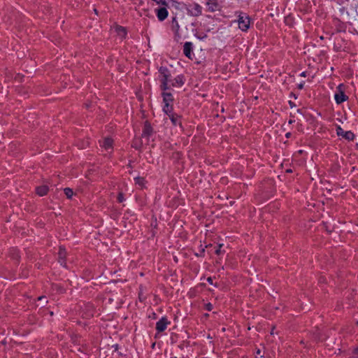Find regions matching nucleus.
Instances as JSON below:
<instances>
[{"mask_svg": "<svg viewBox=\"0 0 358 358\" xmlns=\"http://www.w3.org/2000/svg\"><path fill=\"white\" fill-rule=\"evenodd\" d=\"M160 74V89L162 91H166L171 86L175 87H182L185 84V78L183 75H178L174 78H171L170 71L165 66H161L159 69Z\"/></svg>", "mask_w": 358, "mask_h": 358, "instance_id": "1", "label": "nucleus"}, {"mask_svg": "<svg viewBox=\"0 0 358 358\" xmlns=\"http://www.w3.org/2000/svg\"><path fill=\"white\" fill-rule=\"evenodd\" d=\"M346 88V85L343 83H341L337 86L334 94V99L337 104H341L348 100L349 97L345 94Z\"/></svg>", "mask_w": 358, "mask_h": 358, "instance_id": "2", "label": "nucleus"}, {"mask_svg": "<svg viewBox=\"0 0 358 358\" xmlns=\"http://www.w3.org/2000/svg\"><path fill=\"white\" fill-rule=\"evenodd\" d=\"M238 24L239 29L243 31H247L250 26V17L243 12H239L238 15Z\"/></svg>", "mask_w": 358, "mask_h": 358, "instance_id": "3", "label": "nucleus"}, {"mask_svg": "<svg viewBox=\"0 0 358 358\" xmlns=\"http://www.w3.org/2000/svg\"><path fill=\"white\" fill-rule=\"evenodd\" d=\"M187 13L194 17H198L201 15L202 7L197 3H189L187 6Z\"/></svg>", "mask_w": 358, "mask_h": 358, "instance_id": "4", "label": "nucleus"}, {"mask_svg": "<svg viewBox=\"0 0 358 358\" xmlns=\"http://www.w3.org/2000/svg\"><path fill=\"white\" fill-rule=\"evenodd\" d=\"M336 134L338 136H341L348 141H353L355 136L351 131H344L340 125L336 126Z\"/></svg>", "mask_w": 358, "mask_h": 358, "instance_id": "5", "label": "nucleus"}, {"mask_svg": "<svg viewBox=\"0 0 358 358\" xmlns=\"http://www.w3.org/2000/svg\"><path fill=\"white\" fill-rule=\"evenodd\" d=\"M206 6L207 11L210 13L220 11L222 8L218 0H206Z\"/></svg>", "mask_w": 358, "mask_h": 358, "instance_id": "6", "label": "nucleus"}, {"mask_svg": "<svg viewBox=\"0 0 358 358\" xmlns=\"http://www.w3.org/2000/svg\"><path fill=\"white\" fill-rule=\"evenodd\" d=\"M170 324V322L168 320L166 317H162L157 323H156V330L158 332L164 331L166 328L168 324Z\"/></svg>", "mask_w": 358, "mask_h": 358, "instance_id": "7", "label": "nucleus"}, {"mask_svg": "<svg viewBox=\"0 0 358 358\" xmlns=\"http://www.w3.org/2000/svg\"><path fill=\"white\" fill-rule=\"evenodd\" d=\"M153 134V129L148 121L144 122L142 137L149 138Z\"/></svg>", "mask_w": 358, "mask_h": 358, "instance_id": "8", "label": "nucleus"}, {"mask_svg": "<svg viewBox=\"0 0 358 358\" xmlns=\"http://www.w3.org/2000/svg\"><path fill=\"white\" fill-rule=\"evenodd\" d=\"M193 44L192 42H185L183 45V53L189 59H192Z\"/></svg>", "mask_w": 358, "mask_h": 358, "instance_id": "9", "label": "nucleus"}, {"mask_svg": "<svg viewBox=\"0 0 358 358\" xmlns=\"http://www.w3.org/2000/svg\"><path fill=\"white\" fill-rule=\"evenodd\" d=\"M158 20L159 21H164L168 17V10L166 8L162 7L155 10Z\"/></svg>", "mask_w": 358, "mask_h": 358, "instance_id": "10", "label": "nucleus"}, {"mask_svg": "<svg viewBox=\"0 0 358 358\" xmlns=\"http://www.w3.org/2000/svg\"><path fill=\"white\" fill-rule=\"evenodd\" d=\"M99 143L107 151L113 150V140L110 138H105L102 142L99 141Z\"/></svg>", "mask_w": 358, "mask_h": 358, "instance_id": "11", "label": "nucleus"}, {"mask_svg": "<svg viewBox=\"0 0 358 358\" xmlns=\"http://www.w3.org/2000/svg\"><path fill=\"white\" fill-rule=\"evenodd\" d=\"M58 256H59V262L60 263L61 265L64 266L66 264L65 259H66V251L64 247H62V246L59 247Z\"/></svg>", "mask_w": 358, "mask_h": 358, "instance_id": "12", "label": "nucleus"}, {"mask_svg": "<svg viewBox=\"0 0 358 358\" xmlns=\"http://www.w3.org/2000/svg\"><path fill=\"white\" fill-rule=\"evenodd\" d=\"M164 103H173V96L171 93L163 91L162 93Z\"/></svg>", "mask_w": 358, "mask_h": 358, "instance_id": "13", "label": "nucleus"}, {"mask_svg": "<svg viewBox=\"0 0 358 358\" xmlns=\"http://www.w3.org/2000/svg\"><path fill=\"white\" fill-rule=\"evenodd\" d=\"M169 117L171 120V121L173 125L176 126L178 124V125L181 126V124H182L181 122H180L181 117L180 115H178V114L174 113L169 114Z\"/></svg>", "mask_w": 358, "mask_h": 358, "instance_id": "14", "label": "nucleus"}, {"mask_svg": "<svg viewBox=\"0 0 358 358\" xmlns=\"http://www.w3.org/2000/svg\"><path fill=\"white\" fill-rule=\"evenodd\" d=\"M48 190L49 188L47 185H41L36 188V192L40 196L46 195L48 192Z\"/></svg>", "mask_w": 358, "mask_h": 358, "instance_id": "15", "label": "nucleus"}, {"mask_svg": "<svg viewBox=\"0 0 358 358\" xmlns=\"http://www.w3.org/2000/svg\"><path fill=\"white\" fill-rule=\"evenodd\" d=\"M163 111L169 116V114L174 113L173 112V103H164Z\"/></svg>", "mask_w": 358, "mask_h": 358, "instance_id": "16", "label": "nucleus"}, {"mask_svg": "<svg viewBox=\"0 0 358 358\" xmlns=\"http://www.w3.org/2000/svg\"><path fill=\"white\" fill-rule=\"evenodd\" d=\"M116 31L117 32V34L122 38H125L127 34L126 29L122 26L117 27Z\"/></svg>", "mask_w": 358, "mask_h": 358, "instance_id": "17", "label": "nucleus"}, {"mask_svg": "<svg viewBox=\"0 0 358 358\" xmlns=\"http://www.w3.org/2000/svg\"><path fill=\"white\" fill-rule=\"evenodd\" d=\"M135 184L140 186L141 188H143L145 187V180L143 177H136L134 178Z\"/></svg>", "mask_w": 358, "mask_h": 358, "instance_id": "18", "label": "nucleus"}, {"mask_svg": "<svg viewBox=\"0 0 358 358\" xmlns=\"http://www.w3.org/2000/svg\"><path fill=\"white\" fill-rule=\"evenodd\" d=\"M9 254L13 259L18 260L20 255H19V251L17 249H15V248L10 249Z\"/></svg>", "mask_w": 358, "mask_h": 358, "instance_id": "19", "label": "nucleus"}, {"mask_svg": "<svg viewBox=\"0 0 358 358\" xmlns=\"http://www.w3.org/2000/svg\"><path fill=\"white\" fill-rule=\"evenodd\" d=\"M64 194L68 199H71L73 194V192L71 188L66 187L64 189Z\"/></svg>", "mask_w": 358, "mask_h": 358, "instance_id": "20", "label": "nucleus"}, {"mask_svg": "<svg viewBox=\"0 0 358 358\" xmlns=\"http://www.w3.org/2000/svg\"><path fill=\"white\" fill-rule=\"evenodd\" d=\"M117 199L119 203L123 202L124 201V194L122 192H119Z\"/></svg>", "mask_w": 358, "mask_h": 358, "instance_id": "21", "label": "nucleus"}, {"mask_svg": "<svg viewBox=\"0 0 358 358\" xmlns=\"http://www.w3.org/2000/svg\"><path fill=\"white\" fill-rule=\"evenodd\" d=\"M350 358H358V347L353 350Z\"/></svg>", "mask_w": 358, "mask_h": 358, "instance_id": "22", "label": "nucleus"}, {"mask_svg": "<svg viewBox=\"0 0 358 358\" xmlns=\"http://www.w3.org/2000/svg\"><path fill=\"white\" fill-rule=\"evenodd\" d=\"M153 1L156 2L157 4H162L164 6H166L167 3L166 0H152Z\"/></svg>", "mask_w": 358, "mask_h": 358, "instance_id": "23", "label": "nucleus"}, {"mask_svg": "<svg viewBox=\"0 0 358 358\" xmlns=\"http://www.w3.org/2000/svg\"><path fill=\"white\" fill-rule=\"evenodd\" d=\"M205 309L208 311H211L213 310V305L210 303H208L205 305Z\"/></svg>", "mask_w": 358, "mask_h": 358, "instance_id": "24", "label": "nucleus"}, {"mask_svg": "<svg viewBox=\"0 0 358 358\" xmlns=\"http://www.w3.org/2000/svg\"><path fill=\"white\" fill-rule=\"evenodd\" d=\"M222 247V245H219L218 248L215 250V254L220 255L222 253L221 248Z\"/></svg>", "mask_w": 358, "mask_h": 358, "instance_id": "25", "label": "nucleus"}, {"mask_svg": "<svg viewBox=\"0 0 358 358\" xmlns=\"http://www.w3.org/2000/svg\"><path fill=\"white\" fill-rule=\"evenodd\" d=\"M255 354H256V355H255L256 358L257 357L258 355L260 356L261 357H263V355H262V352H261L260 349H257L255 351Z\"/></svg>", "mask_w": 358, "mask_h": 358, "instance_id": "26", "label": "nucleus"}, {"mask_svg": "<svg viewBox=\"0 0 358 358\" xmlns=\"http://www.w3.org/2000/svg\"><path fill=\"white\" fill-rule=\"evenodd\" d=\"M289 105L292 108L296 106L295 103L292 101H289Z\"/></svg>", "mask_w": 358, "mask_h": 358, "instance_id": "27", "label": "nucleus"}, {"mask_svg": "<svg viewBox=\"0 0 358 358\" xmlns=\"http://www.w3.org/2000/svg\"><path fill=\"white\" fill-rule=\"evenodd\" d=\"M207 281H208L210 284L213 285V278H212L211 277H208V278H207Z\"/></svg>", "mask_w": 358, "mask_h": 358, "instance_id": "28", "label": "nucleus"}, {"mask_svg": "<svg viewBox=\"0 0 358 358\" xmlns=\"http://www.w3.org/2000/svg\"><path fill=\"white\" fill-rule=\"evenodd\" d=\"M43 299H44V300H45V299H46V297H45V296H39V297L38 298V301H43Z\"/></svg>", "mask_w": 358, "mask_h": 358, "instance_id": "29", "label": "nucleus"}, {"mask_svg": "<svg viewBox=\"0 0 358 358\" xmlns=\"http://www.w3.org/2000/svg\"><path fill=\"white\" fill-rule=\"evenodd\" d=\"M291 136H292V133H291V132H287V133H286V134H285V137H286L287 138H290V137H291Z\"/></svg>", "mask_w": 358, "mask_h": 358, "instance_id": "30", "label": "nucleus"}, {"mask_svg": "<svg viewBox=\"0 0 358 358\" xmlns=\"http://www.w3.org/2000/svg\"><path fill=\"white\" fill-rule=\"evenodd\" d=\"M300 76H301V77H306V71H303V72L300 74Z\"/></svg>", "mask_w": 358, "mask_h": 358, "instance_id": "31", "label": "nucleus"}, {"mask_svg": "<svg viewBox=\"0 0 358 358\" xmlns=\"http://www.w3.org/2000/svg\"><path fill=\"white\" fill-rule=\"evenodd\" d=\"M204 252H205V249H204V248H202V250H201V254H200L199 255H200V256L203 255Z\"/></svg>", "mask_w": 358, "mask_h": 358, "instance_id": "32", "label": "nucleus"}, {"mask_svg": "<svg viewBox=\"0 0 358 358\" xmlns=\"http://www.w3.org/2000/svg\"><path fill=\"white\" fill-rule=\"evenodd\" d=\"M293 122H294V120H292V119H290V120H289V122H288V123H289V124H292Z\"/></svg>", "mask_w": 358, "mask_h": 358, "instance_id": "33", "label": "nucleus"}, {"mask_svg": "<svg viewBox=\"0 0 358 358\" xmlns=\"http://www.w3.org/2000/svg\"><path fill=\"white\" fill-rule=\"evenodd\" d=\"M291 95L292 96V97H294L295 99L296 98V96H295V94H294L293 93L291 94Z\"/></svg>", "mask_w": 358, "mask_h": 358, "instance_id": "34", "label": "nucleus"}, {"mask_svg": "<svg viewBox=\"0 0 358 358\" xmlns=\"http://www.w3.org/2000/svg\"><path fill=\"white\" fill-rule=\"evenodd\" d=\"M303 85H299V88H302Z\"/></svg>", "mask_w": 358, "mask_h": 358, "instance_id": "35", "label": "nucleus"}, {"mask_svg": "<svg viewBox=\"0 0 358 358\" xmlns=\"http://www.w3.org/2000/svg\"><path fill=\"white\" fill-rule=\"evenodd\" d=\"M357 324H358V322H357Z\"/></svg>", "mask_w": 358, "mask_h": 358, "instance_id": "36", "label": "nucleus"}]
</instances>
